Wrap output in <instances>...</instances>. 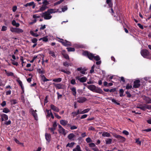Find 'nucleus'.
<instances>
[{"label":"nucleus","instance_id":"obj_26","mask_svg":"<svg viewBox=\"0 0 151 151\" xmlns=\"http://www.w3.org/2000/svg\"><path fill=\"white\" fill-rule=\"evenodd\" d=\"M40 76L41 78H42V80L44 82L51 80L47 79L45 77V75H41Z\"/></svg>","mask_w":151,"mask_h":151},{"label":"nucleus","instance_id":"obj_17","mask_svg":"<svg viewBox=\"0 0 151 151\" xmlns=\"http://www.w3.org/2000/svg\"><path fill=\"white\" fill-rule=\"evenodd\" d=\"M50 108L52 110L55 111L57 112L59 111V109L57 107L53 104H51L50 105Z\"/></svg>","mask_w":151,"mask_h":151},{"label":"nucleus","instance_id":"obj_19","mask_svg":"<svg viewBox=\"0 0 151 151\" xmlns=\"http://www.w3.org/2000/svg\"><path fill=\"white\" fill-rule=\"evenodd\" d=\"M40 7L39 10L38 12H42L48 8V7L47 6H45L43 4L41 6H40Z\"/></svg>","mask_w":151,"mask_h":151},{"label":"nucleus","instance_id":"obj_4","mask_svg":"<svg viewBox=\"0 0 151 151\" xmlns=\"http://www.w3.org/2000/svg\"><path fill=\"white\" fill-rule=\"evenodd\" d=\"M83 55L84 56H87L91 60L94 59V55L88 51H84L83 52Z\"/></svg>","mask_w":151,"mask_h":151},{"label":"nucleus","instance_id":"obj_30","mask_svg":"<svg viewBox=\"0 0 151 151\" xmlns=\"http://www.w3.org/2000/svg\"><path fill=\"white\" fill-rule=\"evenodd\" d=\"M29 32L30 34L33 37H37L39 36L38 34H37L36 33H35L32 30H31Z\"/></svg>","mask_w":151,"mask_h":151},{"label":"nucleus","instance_id":"obj_23","mask_svg":"<svg viewBox=\"0 0 151 151\" xmlns=\"http://www.w3.org/2000/svg\"><path fill=\"white\" fill-rule=\"evenodd\" d=\"M12 24L14 26H15L16 27H19L20 24L19 23H16L15 20H13L12 22Z\"/></svg>","mask_w":151,"mask_h":151},{"label":"nucleus","instance_id":"obj_48","mask_svg":"<svg viewBox=\"0 0 151 151\" xmlns=\"http://www.w3.org/2000/svg\"><path fill=\"white\" fill-rule=\"evenodd\" d=\"M11 60L12 61V64L13 65L16 66H17L18 65V63L17 62H15L14 60H13L12 59H11Z\"/></svg>","mask_w":151,"mask_h":151},{"label":"nucleus","instance_id":"obj_52","mask_svg":"<svg viewBox=\"0 0 151 151\" xmlns=\"http://www.w3.org/2000/svg\"><path fill=\"white\" fill-rule=\"evenodd\" d=\"M111 100L112 102L114 103L115 104H116L119 105L120 104V103H119L117 102L116 101V100L114 99H111Z\"/></svg>","mask_w":151,"mask_h":151},{"label":"nucleus","instance_id":"obj_21","mask_svg":"<svg viewBox=\"0 0 151 151\" xmlns=\"http://www.w3.org/2000/svg\"><path fill=\"white\" fill-rule=\"evenodd\" d=\"M70 89L71 90L72 92V94L75 96H76V88L75 87H73L72 88H70Z\"/></svg>","mask_w":151,"mask_h":151},{"label":"nucleus","instance_id":"obj_3","mask_svg":"<svg viewBox=\"0 0 151 151\" xmlns=\"http://www.w3.org/2000/svg\"><path fill=\"white\" fill-rule=\"evenodd\" d=\"M10 31L12 32H15L17 34H19L23 32L22 29L17 27H11L10 28Z\"/></svg>","mask_w":151,"mask_h":151},{"label":"nucleus","instance_id":"obj_18","mask_svg":"<svg viewBox=\"0 0 151 151\" xmlns=\"http://www.w3.org/2000/svg\"><path fill=\"white\" fill-rule=\"evenodd\" d=\"M4 71L5 72L6 75L8 76L14 77V75L13 73L12 72H9L6 70H4Z\"/></svg>","mask_w":151,"mask_h":151},{"label":"nucleus","instance_id":"obj_56","mask_svg":"<svg viewBox=\"0 0 151 151\" xmlns=\"http://www.w3.org/2000/svg\"><path fill=\"white\" fill-rule=\"evenodd\" d=\"M46 111L47 114V116H50V113L51 112V110H48L46 109Z\"/></svg>","mask_w":151,"mask_h":151},{"label":"nucleus","instance_id":"obj_58","mask_svg":"<svg viewBox=\"0 0 151 151\" xmlns=\"http://www.w3.org/2000/svg\"><path fill=\"white\" fill-rule=\"evenodd\" d=\"M7 29V27L5 26H3L2 27L1 29L2 31H6Z\"/></svg>","mask_w":151,"mask_h":151},{"label":"nucleus","instance_id":"obj_33","mask_svg":"<svg viewBox=\"0 0 151 151\" xmlns=\"http://www.w3.org/2000/svg\"><path fill=\"white\" fill-rule=\"evenodd\" d=\"M66 70H67V69H66ZM60 71L61 72H63L68 75H70L71 74V72L68 70H65L64 69H61L60 70Z\"/></svg>","mask_w":151,"mask_h":151},{"label":"nucleus","instance_id":"obj_5","mask_svg":"<svg viewBox=\"0 0 151 151\" xmlns=\"http://www.w3.org/2000/svg\"><path fill=\"white\" fill-rule=\"evenodd\" d=\"M60 40L62 41H59L60 42H61L62 44L66 47H68L71 45V43L67 40H65L63 41L64 40L62 39L59 38Z\"/></svg>","mask_w":151,"mask_h":151},{"label":"nucleus","instance_id":"obj_64","mask_svg":"<svg viewBox=\"0 0 151 151\" xmlns=\"http://www.w3.org/2000/svg\"><path fill=\"white\" fill-rule=\"evenodd\" d=\"M6 102L5 101H3L2 103L1 104V105L3 107H4L5 106H6Z\"/></svg>","mask_w":151,"mask_h":151},{"label":"nucleus","instance_id":"obj_24","mask_svg":"<svg viewBox=\"0 0 151 151\" xmlns=\"http://www.w3.org/2000/svg\"><path fill=\"white\" fill-rule=\"evenodd\" d=\"M67 121L64 120H61L60 121V124L63 126H65L67 124Z\"/></svg>","mask_w":151,"mask_h":151},{"label":"nucleus","instance_id":"obj_51","mask_svg":"<svg viewBox=\"0 0 151 151\" xmlns=\"http://www.w3.org/2000/svg\"><path fill=\"white\" fill-rule=\"evenodd\" d=\"M32 42L33 43H37V40L36 38H33L31 40Z\"/></svg>","mask_w":151,"mask_h":151},{"label":"nucleus","instance_id":"obj_2","mask_svg":"<svg viewBox=\"0 0 151 151\" xmlns=\"http://www.w3.org/2000/svg\"><path fill=\"white\" fill-rule=\"evenodd\" d=\"M141 55L144 58L151 59V54H150L149 51L146 49H143L141 51Z\"/></svg>","mask_w":151,"mask_h":151},{"label":"nucleus","instance_id":"obj_22","mask_svg":"<svg viewBox=\"0 0 151 151\" xmlns=\"http://www.w3.org/2000/svg\"><path fill=\"white\" fill-rule=\"evenodd\" d=\"M58 132L60 133L63 134L64 135H65L66 134L65 130L63 128H62L61 129H59Z\"/></svg>","mask_w":151,"mask_h":151},{"label":"nucleus","instance_id":"obj_54","mask_svg":"<svg viewBox=\"0 0 151 151\" xmlns=\"http://www.w3.org/2000/svg\"><path fill=\"white\" fill-rule=\"evenodd\" d=\"M11 121L9 120L8 121H5V122H4V124L6 125L7 126L8 125H9L11 124Z\"/></svg>","mask_w":151,"mask_h":151},{"label":"nucleus","instance_id":"obj_44","mask_svg":"<svg viewBox=\"0 0 151 151\" xmlns=\"http://www.w3.org/2000/svg\"><path fill=\"white\" fill-rule=\"evenodd\" d=\"M106 2L109 7H111L112 6V4L111 3V0H106Z\"/></svg>","mask_w":151,"mask_h":151},{"label":"nucleus","instance_id":"obj_25","mask_svg":"<svg viewBox=\"0 0 151 151\" xmlns=\"http://www.w3.org/2000/svg\"><path fill=\"white\" fill-rule=\"evenodd\" d=\"M80 113L81 112L80 110L78 109L77 110V112L73 111L72 112V114L73 115V116L74 117L76 116L77 115L79 114H80Z\"/></svg>","mask_w":151,"mask_h":151},{"label":"nucleus","instance_id":"obj_40","mask_svg":"<svg viewBox=\"0 0 151 151\" xmlns=\"http://www.w3.org/2000/svg\"><path fill=\"white\" fill-rule=\"evenodd\" d=\"M66 49L67 50L68 52H74L75 51V49L73 47H67Z\"/></svg>","mask_w":151,"mask_h":151},{"label":"nucleus","instance_id":"obj_13","mask_svg":"<svg viewBox=\"0 0 151 151\" xmlns=\"http://www.w3.org/2000/svg\"><path fill=\"white\" fill-rule=\"evenodd\" d=\"M37 111L36 110H34L33 109H31V114L34 117L35 119L36 120H37V114L36 113Z\"/></svg>","mask_w":151,"mask_h":151},{"label":"nucleus","instance_id":"obj_35","mask_svg":"<svg viewBox=\"0 0 151 151\" xmlns=\"http://www.w3.org/2000/svg\"><path fill=\"white\" fill-rule=\"evenodd\" d=\"M41 40H42V41L44 42H47L48 40L47 36H46L42 38H41L40 39H39V40L40 41Z\"/></svg>","mask_w":151,"mask_h":151},{"label":"nucleus","instance_id":"obj_10","mask_svg":"<svg viewBox=\"0 0 151 151\" xmlns=\"http://www.w3.org/2000/svg\"><path fill=\"white\" fill-rule=\"evenodd\" d=\"M53 84L54 85L55 88L57 89H64V85L61 83L57 84L53 83Z\"/></svg>","mask_w":151,"mask_h":151},{"label":"nucleus","instance_id":"obj_50","mask_svg":"<svg viewBox=\"0 0 151 151\" xmlns=\"http://www.w3.org/2000/svg\"><path fill=\"white\" fill-rule=\"evenodd\" d=\"M124 91L123 89H121L119 90L120 96L122 97L123 96Z\"/></svg>","mask_w":151,"mask_h":151},{"label":"nucleus","instance_id":"obj_27","mask_svg":"<svg viewBox=\"0 0 151 151\" xmlns=\"http://www.w3.org/2000/svg\"><path fill=\"white\" fill-rule=\"evenodd\" d=\"M138 108L142 110H145L146 109L145 104L142 105H140L139 106L137 107Z\"/></svg>","mask_w":151,"mask_h":151},{"label":"nucleus","instance_id":"obj_28","mask_svg":"<svg viewBox=\"0 0 151 151\" xmlns=\"http://www.w3.org/2000/svg\"><path fill=\"white\" fill-rule=\"evenodd\" d=\"M102 136L104 137H109L111 136L110 134L107 132H104L102 134Z\"/></svg>","mask_w":151,"mask_h":151},{"label":"nucleus","instance_id":"obj_55","mask_svg":"<svg viewBox=\"0 0 151 151\" xmlns=\"http://www.w3.org/2000/svg\"><path fill=\"white\" fill-rule=\"evenodd\" d=\"M20 60L22 61V67H23L24 66V65H23V63H24V61L23 57L22 56H20Z\"/></svg>","mask_w":151,"mask_h":151},{"label":"nucleus","instance_id":"obj_29","mask_svg":"<svg viewBox=\"0 0 151 151\" xmlns=\"http://www.w3.org/2000/svg\"><path fill=\"white\" fill-rule=\"evenodd\" d=\"M106 143V144H110L112 142V139L110 138H108L105 140Z\"/></svg>","mask_w":151,"mask_h":151},{"label":"nucleus","instance_id":"obj_11","mask_svg":"<svg viewBox=\"0 0 151 151\" xmlns=\"http://www.w3.org/2000/svg\"><path fill=\"white\" fill-rule=\"evenodd\" d=\"M139 83L140 81L139 80H136L134 81L133 86V88H136L139 87L140 85Z\"/></svg>","mask_w":151,"mask_h":151},{"label":"nucleus","instance_id":"obj_47","mask_svg":"<svg viewBox=\"0 0 151 151\" xmlns=\"http://www.w3.org/2000/svg\"><path fill=\"white\" fill-rule=\"evenodd\" d=\"M19 85L20 86L22 89H23V84L22 81L20 80H18L17 81Z\"/></svg>","mask_w":151,"mask_h":151},{"label":"nucleus","instance_id":"obj_39","mask_svg":"<svg viewBox=\"0 0 151 151\" xmlns=\"http://www.w3.org/2000/svg\"><path fill=\"white\" fill-rule=\"evenodd\" d=\"M10 110L7 108L6 107L3 109V112L5 113H7L9 112Z\"/></svg>","mask_w":151,"mask_h":151},{"label":"nucleus","instance_id":"obj_59","mask_svg":"<svg viewBox=\"0 0 151 151\" xmlns=\"http://www.w3.org/2000/svg\"><path fill=\"white\" fill-rule=\"evenodd\" d=\"M4 85L5 84L3 83V80L0 78V86H4Z\"/></svg>","mask_w":151,"mask_h":151},{"label":"nucleus","instance_id":"obj_43","mask_svg":"<svg viewBox=\"0 0 151 151\" xmlns=\"http://www.w3.org/2000/svg\"><path fill=\"white\" fill-rule=\"evenodd\" d=\"M75 144L74 142H71V143H68L66 145V147H73Z\"/></svg>","mask_w":151,"mask_h":151},{"label":"nucleus","instance_id":"obj_62","mask_svg":"<svg viewBox=\"0 0 151 151\" xmlns=\"http://www.w3.org/2000/svg\"><path fill=\"white\" fill-rule=\"evenodd\" d=\"M132 88V86L129 84H127L126 85V88L127 89H130V88Z\"/></svg>","mask_w":151,"mask_h":151},{"label":"nucleus","instance_id":"obj_37","mask_svg":"<svg viewBox=\"0 0 151 151\" xmlns=\"http://www.w3.org/2000/svg\"><path fill=\"white\" fill-rule=\"evenodd\" d=\"M49 53L53 57V58H55L56 56L55 55V53L53 51H52L51 50H49Z\"/></svg>","mask_w":151,"mask_h":151},{"label":"nucleus","instance_id":"obj_15","mask_svg":"<svg viewBox=\"0 0 151 151\" xmlns=\"http://www.w3.org/2000/svg\"><path fill=\"white\" fill-rule=\"evenodd\" d=\"M75 137V135L73 133H70L68 136V138L69 139L74 141L75 139L74 137Z\"/></svg>","mask_w":151,"mask_h":151},{"label":"nucleus","instance_id":"obj_14","mask_svg":"<svg viewBox=\"0 0 151 151\" xmlns=\"http://www.w3.org/2000/svg\"><path fill=\"white\" fill-rule=\"evenodd\" d=\"M61 54L65 59L67 60H69L70 58L69 56L66 53L65 50H63Z\"/></svg>","mask_w":151,"mask_h":151},{"label":"nucleus","instance_id":"obj_60","mask_svg":"<svg viewBox=\"0 0 151 151\" xmlns=\"http://www.w3.org/2000/svg\"><path fill=\"white\" fill-rule=\"evenodd\" d=\"M70 83L72 85H75L76 83V80L74 79H72L70 81Z\"/></svg>","mask_w":151,"mask_h":151},{"label":"nucleus","instance_id":"obj_42","mask_svg":"<svg viewBox=\"0 0 151 151\" xmlns=\"http://www.w3.org/2000/svg\"><path fill=\"white\" fill-rule=\"evenodd\" d=\"M10 102H11V104H15L17 103V101L16 99H12L10 100Z\"/></svg>","mask_w":151,"mask_h":151},{"label":"nucleus","instance_id":"obj_46","mask_svg":"<svg viewBox=\"0 0 151 151\" xmlns=\"http://www.w3.org/2000/svg\"><path fill=\"white\" fill-rule=\"evenodd\" d=\"M64 66L68 67L69 65L71 66V65H70L68 62L67 61L64 62L63 63Z\"/></svg>","mask_w":151,"mask_h":151},{"label":"nucleus","instance_id":"obj_9","mask_svg":"<svg viewBox=\"0 0 151 151\" xmlns=\"http://www.w3.org/2000/svg\"><path fill=\"white\" fill-rule=\"evenodd\" d=\"M76 80H79L80 82L84 83L86 81L87 78L86 77H83L81 78L79 76H77L76 77Z\"/></svg>","mask_w":151,"mask_h":151},{"label":"nucleus","instance_id":"obj_7","mask_svg":"<svg viewBox=\"0 0 151 151\" xmlns=\"http://www.w3.org/2000/svg\"><path fill=\"white\" fill-rule=\"evenodd\" d=\"M114 136L118 139V140L120 142H123L126 140V139L124 137L120 135L115 134L114 135Z\"/></svg>","mask_w":151,"mask_h":151},{"label":"nucleus","instance_id":"obj_63","mask_svg":"<svg viewBox=\"0 0 151 151\" xmlns=\"http://www.w3.org/2000/svg\"><path fill=\"white\" fill-rule=\"evenodd\" d=\"M144 79L147 81H148V82L151 83V78H144Z\"/></svg>","mask_w":151,"mask_h":151},{"label":"nucleus","instance_id":"obj_41","mask_svg":"<svg viewBox=\"0 0 151 151\" xmlns=\"http://www.w3.org/2000/svg\"><path fill=\"white\" fill-rule=\"evenodd\" d=\"M42 4L45 6H47L49 4V2L47 0H44L43 1Z\"/></svg>","mask_w":151,"mask_h":151},{"label":"nucleus","instance_id":"obj_16","mask_svg":"<svg viewBox=\"0 0 151 151\" xmlns=\"http://www.w3.org/2000/svg\"><path fill=\"white\" fill-rule=\"evenodd\" d=\"M45 135L46 139L48 142H49L51 138V135L49 134L46 133Z\"/></svg>","mask_w":151,"mask_h":151},{"label":"nucleus","instance_id":"obj_61","mask_svg":"<svg viewBox=\"0 0 151 151\" xmlns=\"http://www.w3.org/2000/svg\"><path fill=\"white\" fill-rule=\"evenodd\" d=\"M146 109H151V105L145 104Z\"/></svg>","mask_w":151,"mask_h":151},{"label":"nucleus","instance_id":"obj_31","mask_svg":"<svg viewBox=\"0 0 151 151\" xmlns=\"http://www.w3.org/2000/svg\"><path fill=\"white\" fill-rule=\"evenodd\" d=\"M88 88L90 90L94 92V85H90L88 86Z\"/></svg>","mask_w":151,"mask_h":151},{"label":"nucleus","instance_id":"obj_53","mask_svg":"<svg viewBox=\"0 0 151 151\" xmlns=\"http://www.w3.org/2000/svg\"><path fill=\"white\" fill-rule=\"evenodd\" d=\"M87 70V69L85 68H83L82 70L80 71V73L83 74H85L86 71Z\"/></svg>","mask_w":151,"mask_h":151},{"label":"nucleus","instance_id":"obj_32","mask_svg":"<svg viewBox=\"0 0 151 151\" xmlns=\"http://www.w3.org/2000/svg\"><path fill=\"white\" fill-rule=\"evenodd\" d=\"M90 109H84V110L82 111L81 109H80L81 113L80 114H84L88 112V111H89Z\"/></svg>","mask_w":151,"mask_h":151},{"label":"nucleus","instance_id":"obj_6","mask_svg":"<svg viewBox=\"0 0 151 151\" xmlns=\"http://www.w3.org/2000/svg\"><path fill=\"white\" fill-rule=\"evenodd\" d=\"M95 60L96 61V64L97 65V67L98 69L100 67V65L101 63V62L100 60V58L98 55L95 56Z\"/></svg>","mask_w":151,"mask_h":151},{"label":"nucleus","instance_id":"obj_34","mask_svg":"<svg viewBox=\"0 0 151 151\" xmlns=\"http://www.w3.org/2000/svg\"><path fill=\"white\" fill-rule=\"evenodd\" d=\"M73 151H81L80 145H77L76 147L73 150Z\"/></svg>","mask_w":151,"mask_h":151},{"label":"nucleus","instance_id":"obj_20","mask_svg":"<svg viewBox=\"0 0 151 151\" xmlns=\"http://www.w3.org/2000/svg\"><path fill=\"white\" fill-rule=\"evenodd\" d=\"M37 71L39 74H41V75H43V74L45 73V70L44 69L41 70L40 68L37 69Z\"/></svg>","mask_w":151,"mask_h":151},{"label":"nucleus","instance_id":"obj_36","mask_svg":"<svg viewBox=\"0 0 151 151\" xmlns=\"http://www.w3.org/2000/svg\"><path fill=\"white\" fill-rule=\"evenodd\" d=\"M62 79L61 78H58L56 79H55L53 80V81L56 83H59L61 81Z\"/></svg>","mask_w":151,"mask_h":151},{"label":"nucleus","instance_id":"obj_49","mask_svg":"<svg viewBox=\"0 0 151 151\" xmlns=\"http://www.w3.org/2000/svg\"><path fill=\"white\" fill-rule=\"evenodd\" d=\"M14 141L17 144L19 145H23V143H21L19 142V141L16 138L14 139Z\"/></svg>","mask_w":151,"mask_h":151},{"label":"nucleus","instance_id":"obj_12","mask_svg":"<svg viewBox=\"0 0 151 151\" xmlns=\"http://www.w3.org/2000/svg\"><path fill=\"white\" fill-rule=\"evenodd\" d=\"M77 102L79 103H83L87 100V99L84 97H81L78 99Z\"/></svg>","mask_w":151,"mask_h":151},{"label":"nucleus","instance_id":"obj_45","mask_svg":"<svg viewBox=\"0 0 151 151\" xmlns=\"http://www.w3.org/2000/svg\"><path fill=\"white\" fill-rule=\"evenodd\" d=\"M28 5L29 6H33L32 8H34L35 7V5L34 4V2L33 1H32L30 3H28Z\"/></svg>","mask_w":151,"mask_h":151},{"label":"nucleus","instance_id":"obj_57","mask_svg":"<svg viewBox=\"0 0 151 151\" xmlns=\"http://www.w3.org/2000/svg\"><path fill=\"white\" fill-rule=\"evenodd\" d=\"M146 102L147 103H151V99L149 98H146Z\"/></svg>","mask_w":151,"mask_h":151},{"label":"nucleus","instance_id":"obj_8","mask_svg":"<svg viewBox=\"0 0 151 151\" xmlns=\"http://www.w3.org/2000/svg\"><path fill=\"white\" fill-rule=\"evenodd\" d=\"M1 117V121L3 122L4 121H6L8 119V116L6 114H0Z\"/></svg>","mask_w":151,"mask_h":151},{"label":"nucleus","instance_id":"obj_1","mask_svg":"<svg viewBox=\"0 0 151 151\" xmlns=\"http://www.w3.org/2000/svg\"><path fill=\"white\" fill-rule=\"evenodd\" d=\"M54 9H48L47 11L42 13V17H44V19L46 20L50 19L52 17V16L50 15V14L55 12L54 11Z\"/></svg>","mask_w":151,"mask_h":151},{"label":"nucleus","instance_id":"obj_38","mask_svg":"<svg viewBox=\"0 0 151 151\" xmlns=\"http://www.w3.org/2000/svg\"><path fill=\"white\" fill-rule=\"evenodd\" d=\"M75 47L77 48H86V46L82 45H77Z\"/></svg>","mask_w":151,"mask_h":151}]
</instances>
